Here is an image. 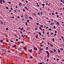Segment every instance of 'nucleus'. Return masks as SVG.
<instances>
[{"label":"nucleus","instance_id":"nucleus-1","mask_svg":"<svg viewBox=\"0 0 64 64\" xmlns=\"http://www.w3.org/2000/svg\"><path fill=\"white\" fill-rule=\"evenodd\" d=\"M46 53H47V58H48L49 57V54L50 53H49V52L48 51H46Z\"/></svg>","mask_w":64,"mask_h":64},{"label":"nucleus","instance_id":"nucleus-2","mask_svg":"<svg viewBox=\"0 0 64 64\" xmlns=\"http://www.w3.org/2000/svg\"><path fill=\"white\" fill-rule=\"evenodd\" d=\"M56 25L59 26L60 25V23H59V22H56Z\"/></svg>","mask_w":64,"mask_h":64},{"label":"nucleus","instance_id":"nucleus-3","mask_svg":"<svg viewBox=\"0 0 64 64\" xmlns=\"http://www.w3.org/2000/svg\"><path fill=\"white\" fill-rule=\"evenodd\" d=\"M54 53H56V54H57V52H56V50H55V49H54Z\"/></svg>","mask_w":64,"mask_h":64},{"label":"nucleus","instance_id":"nucleus-4","mask_svg":"<svg viewBox=\"0 0 64 64\" xmlns=\"http://www.w3.org/2000/svg\"><path fill=\"white\" fill-rule=\"evenodd\" d=\"M34 50H35L36 51H37V48H36L35 47H34Z\"/></svg>","mask_w":64,"mask_h":64},{"label":"nucleus","instance_id":"nucleus-5","mask_svg":"<svg viewBox=\"0 0 64 64\" xmlns=\"http://www.w3.org/2000/svg\"><path fill=\"white\" fill-rule=\"evenodd\" d=\"M58 52L59 53V54H60V50H59V49H58Z\"/></svg>","mask_w":64,"mask_h":64},{"label":"nucleus","instance_id":"nucleus-6","mask_svg":"<svg viewBox=\"0 0 64 64\" xmlns=\"http://www.w3.org/2000/svg\"><path fill=\"white\" fill-rule=\"evenodd\" d=\"M2 0H0V2L1 3V4H3V3H2Z\"/></svg>","mask_w":64,"mask_h":64},{"label":"nucleus","instance_id":"nucleus-7","mask_svg":"<svg viewBox=\"0 0 64 64\" xmlns=\"http://www.w3.org/2000/svg\"><path fill=\"white\" fill-rule=\"evenodd\" d=\"M50 45L51 47H53V44H50Z\"/></svg>","mask_w":64,"mask_h":64},{"label":"nucleus","instance_id":"nucleus-8","mask_svg":"<svg viewBox=\"0 0 64 64\" xmlns=\"http://www.w3.org/2000/svg\"><path fill=\"white\" fill-rule=\"evenodd\" d=\"M19 5H20V7H21V6H22V3H20L19 4Z\"/></svg>","mask_w":64,"mask_h":64},{"label":"nucleus","instance_id":"nucleus-9","mask_svg":"<svg viewBox=\"0 0 64 64\" xmlns=\"http://www.w3.org/2000/svg\"><path fill=\"white\" fill-rule=\"evenodd\" d=\"M25 16H26V17H28V16L27 15V14H25L24 15Z\"/></svg>","mask_w":64,"mask_h":64},{"label":"nucleus","instance_id":"nucleus-10","mask_svg":"<svg viewBox=\"0 0 64 64\" xmlns=\"http://www.w3.org/2000/svg\"><path fill=\"white\" fill-rule=\"evenodd\" d=\"M53 24H53V22H51L50 24V25H51V26H52Z\"/></svg>","mask_w":64,"mask_h":64},{"label":"nucleus","instance_id":"nucleus-11","mask_svg":"<svg viewBox=\"0 0 64 64\" xmlns=\"http://www.w3.org/2000/svg\"><path fill=\"white\" fill-rule=\"evenodd\" d=\"M10 18H13V19H14V18H15V17H14V16H13V17L11 16Z\"/></svg>","mask_w":64,"mask_h":64},{"label":"nucleus","instance_id":"nucleus-12","mask_svg":"<svg viewBox=\"0 0 64 64\" xmlns=\"http://www.w3.org/2000/svg\"><path fill=\"white\" fill-rule=\"evenodd\" d=\"M20 43H22V44H24V42H20Z\"/></svg>","mask_w":64,"mask_h":64},{"label":"nucleus","instance_id":"nucleus-13","mask_svg":"<svg viewBox=\"0 0 64 64\" xmlns=\"http://www.w3.org/2000/svg\"><path fill=\"white\" fill-rule=\"evenodd\" d=\"M36 39H37V38H38V34H37V35H36Z\"/></svg>","mask_w":64,"mask_h":64},{"label":"nucleus","instance_id":"nucleus-14","mask_svg":"<svg viewBox=\"0 0 64 64\" xmlns=\"http://www.w3.org/2000/svg\"><path fill=\"white\" fill-rule=\"evenodd\" d=\"M0 42L2 43L3 42V40L2 39H0Z\"/></svg>","mask_w":64,"mask_h":64},{"label":"nucleus","instance_id":"nucleus-15","mask_svg":"<svg viewBox=\"0 0 64 64\" xmlns=\"http://www.w3.org/2000/svg\"><path fill=\"white\" fill-rule=\"evenodd\" d=\"M39 29L40 30H42V28H41L40 27H39Z\"/></svg>","mask_w":64,"mask_h":64},{"label":"nucleus","instance_id":"nucleus-16","mask_svg":"<svg viewBox=\"0 0 64 64\" xmlns=\"http://www.w3.org/2000/svg\"><path fill=\"white\" fill-rule=\"evenodd\" d=\"M6 9L7 10H8L9 9V8H8V7L6 6Z\"/></svg>","mask_w":64,"mask_h":64},{"label":"nucleus","instance_id":"nucleus-17","mask_svg":"<svg viewBox=\"0 0 64 64\" xmlns=\"http://www.w3.org/2000/svg\"><path fill=\"white\" fill-rule=\"evenodd\" d=\"M22 37H23V38H24V37H25V35H24V36L23 35H22Z\"/></svg>","mask_w":64,"mask_h":64},{"label":"nucleus","instance_id":"nucleus-18","mask_svg":"<svg viewBox=\"0 0 64 64\" xmlns=\"http://www.w3.org/2000/svg\"><path fill=\"white\" fill-rule=\"evenodd\" d=\"M42 5L43 6V7H44V6H45V4H42Z\"/></svg>","mask_w":64,"mask_h":64},{"label":"nucleus","instance_id":"nucleus-19","mask_svg":"<svg viewBox=\"0 0 64 64\" xmlns=\"http://www.w3.org/2000/svg\"><path fill=\"white\" fill-rule=\"evenodd\" d=\"M24 8H26V9L27 10H28V8H27V7H26V6H25L24 7Z\"/></svg>","mask_w":64,"mask_h":64},{"label":"nucleus","instance_id":"nucleus-20","mask_svg":"<svg viewBox=\"0 0 64 64\" xmlns=\"http://www.w3.org/2000/svg\"><path fill=\"white\" fill-rule=\"evenodd\" d=\"M30 19H32V17H30V16H29L28 17Z\"/></svg>","mask_w":64,"mask_h":64},{"label":"nucleus","instance_id":"nucleus-21","mask_svg":"<svg viewBox=\"0 0 64 64\" xmlns=\"http://www.w3.org/2000/svg\"><path fill=\"white\" fill-rule=\"evenodd\" d=\"M48 31H52V29H51V28H50V29H48Z\"/></svg>","mask_w":64,"mask_h":64},{"label":"nucleus","instance_id":"nucleus-22","mask_svg":"<svg viewBox=\"0 0 64 64\" xmlns=\"http://www.w3.org/2000/svg\"><path fill=\"white\" fill-rule=\"evenodd\" d=\"M38 34H39V35H41V33L39 32L38 33Z\"/></svg>","mask_w":64,"mask_h":64},{"label":"nucleus","instance_id":"nucleus-23","mask_svg":"<svg viewBox=\"0 0 64 64\" xmlns=\"http://www.w3.org/2000/svg\"><path fill=\"white\" fill-rule=\"evenodd\" d=\"M53 34H54V32H52V33H51V34H50V35H53Z\"/></svg>","mask_w":64,"mask_h":64},{"label":"nucleus","instance_id":"nucleus-24","mask_svg":"<svg viewBox=\"0 0 64 64\" xmlns=\"http://www.w3.org/2000/svg\"><path fill=\"white\" fill-rule=\"evenodd\" d=\"M16 47V46L14 45L12 47V48H14L15 47Z\"/></svg>","mask_w":64,"mask_h":64},{"label":"nucleus","instance_id":"nucleus-25","mask_svg":"<svg viewBox=\"0 0 64 64\" xmlns=\"http://www.w3.org/2000/svg\"><path fill=\"white\" fill-rule=\"evenodd\" d=\"M40 12H39L38 13V15H39V16H40Z\"/></svg>","mask_w":64,"mask_h":64},{"label":"nucleus","instance_id":"nucleus-26","mask_svg":"<svg viewBox=\"0 0 64 64\" xmlns=\"http://www.w3.org/2000/svg\"><path fill=\"white\" fill-rule=\"evenodd\" d=\"M56 16L57 18H59V16L58 15H57Z\"/></svg>","mask_w":64,"mask_h":64},{"label":"nucleus","instance_id":"nucleus-27","mask_svg":"<svg viewBox=\"0 0 64 64\" xmlns=\"http://www.w3.org/2000/svg\"><path fill=\"white\" fill-rule=\"evenodd\" d=\"M1 24H3V22H2V21H1Z\"/></svg>","mask_w":64,"mask_h":64},{"label":"nucleus","instance_id":"nucleus-28","mask_svg":"<svg viewBox=\"0 0 64 64\" xmlns=\"http://www.w3.org/2000/svg\"><path fill=\"white\" fill-rule=\"evenodd\" d=\"M23 28H21L20 29L21 31H22V30H23Z\"/></svg>","mask_w":64,"mask_h":64},{"label":"nucleus","instance_id":"nucleus-29","mask_svg":"<svg viewBox=\"0 0 64 64\" xmlns=\"http://www.w3.org/2000/svg\"><path fill=\"white\" fill-rule=\"evenodd\" d=\"M26 3H28V1H27V0H26Z\"/></svg>","mask_w":64,"mask_h":64},{"label":"nucleus","instance_id":"nucleus-30","mask_svg":"<svg viewBox=\"0 0 64 64\" xmlns=\"http://www.w3.org/2000/svg\"><path fill=\"white\" fill-rule=\"evenodd\" d=\"M56 35H57V34H55L54 35V36H56Z\"/></svg>","mask_w":64,"mask_h":64},{"label":"nucleus","instance_id":"nucleus-31","mask_svg":"<svg viewBox=\"0 0 64 64\" xmlns=\"http://www.w3.org/2000/svg\"><path fill=\"white\" fill-rule=\"evenodd\" d=\"M40 26L42 28V27H43V25H40Z\"/></svg>","mask_w":64,"mask_h":64},{"label":"nucleus","instance_id":"nucleus-32","mask_svg":"<svg viewBox=\"0 0 64 64\" xmlns=\"http://www.w3.org/2000/svg\"><path fill=\"white\" fill-rule=\"evenodd\" d=\"M40 47H43V46H44L43 45H40Z\"/></svg>","mask_w":64,"mask_h":64},{"label":"nucleus","instance_id":"nucleus-33","mask_svg":"<svg viewBox=\"0 0 64 64\" xmlns=\"http://www.w3.org/2000/svg\"><path fill=\"white\" fill-rule=\"evenodd\" d=\"M49 60V59H48L47 60H46V61L47 62H48V61Z\"/></svg>","mask_w":64,"mask_h":64},{"label":"nucleus","instance_id":"nucleus-34","mask_svg":"<svg viewBox=\"0 0 64 64\" xmlns=\"http://www.w3.org/2000/svg\"><path fill=\"white\" fill-rule=\"evenodd\" d=\"M52 41H54V38H52Z\"/></svg>","mask_w":64,"mask_h":64},{"label":"nucleus","instance_id":"nucleus-35","mask_svg":"<svg viewBox=\"0 0 64 64\" xmlns=\"http://www.w3.org/2000/svg\"><path fill=\"white\" fill-rule=\"evenodd\" d=\"M25 10L24 8H23V12H25Z\"/></svg>","mask_w":64,"mask_h":64},{"label":"nucleus","instance_id":"nucleus-36","mask_svg":"<svg viewBox=\"0 0 64 64\" xmlns=\"http://www.w3.org/2000/svg\"><path fill=\"white\" fill-rule=\"evenodd\" d=\"M29 52L30 53H31L32 52V51L31 50H30Z\"/></svg>","mask_w":64,"mask_h":64},{"label":"nucleus","instance_id":"nucleus-37","mask_svg":"<svg viewBox=\"0 0 64 64\" xmlns=\"http://www.w3.org/2000/svg\"><path fill=\"white\" fill-rule=\"evenodd\" d=\"M30 58L31 59H32V58H33V57L32 56H30Z\"/></svg>","mask_w":64,"mask_h":64},{"label":"nucleus","instance_id":"nucleus-38","mask_svg":"<svg viewBox=\"0 0 64 64\" xmlns=\"http://www.w3.org/2000/svg\"><path fill=\"white\" fill-rule=\"evenodd\" d=\"M8 3H11V2H8Z\"/></svg>","mask_w":64,"mask_h":64},{"label":"nucleus","instance_id":"nucleus-39","mask_svg":"<svg viewBox=\"0 0 64 64\" xmlns=\"http://www.w3.org/2000/svg\"><path fill=\"white\" fill-rule=\"evenodd\" d=\"M26 26H27V22H26Z\"/></svg>","mask_w":64,"mask_h":64},{"label":"nucleus","instance_id":"nucleus-40","mask_svg":"<svg viewBox=\"0 0 64 64\" xmlns=\"http://www.w3.org/2000/svg\"><path fill=\"white\" fill-rule=\"evenodd\" d=\"M6 30H8V28H6Z\"/></svg>","mask_w":64,"mask_h":64},{"label":"nucleus","instance_id":"nucleus-41","mask_svg":"<svg viewBox=\"0 0 64 64\" xmlns=\"http://www.w3.org/2000/svg\"><path fill=\"white\" fill-rule=\"evenodd\" d=\"M37 28H35V30H37Z\"/></svg>","mask_w":64,"mask_h":64},{"label":"nucleus","instance_id":"nucleus-42","mask_svg":"<svg viewBox=\"0 0 64 64\" xmlns=\"http://www.w3.org/2000/svg\"><path fill=\"white\" fill-rule=\"evenodd\" d=\"M36 24H37V25H38H38H39V23H38L37 22V23H36Z\"/></svg>","mask_w":64,"mask_h":64},{"label":"nucleus","instance_id":"nucleus-43","mask_svg":"<svg viewBox=\"0 0 64 64\" xmlns=\"http://www.w3.org/2000/svg\"><path fill=\"white\" fill-rule=\"evenodd\" d=\"M50 52V53H53V51L52 50H51Z\"/></svg>","mask_w":64,"mask_h":64},{"label":"nucleus","instance_id":"nucleus-44","mask_svg":"<svg viewBox=\"0 0 64 64\" xmlns=\"http://www.w3.org/2000/svg\"><path fill=\"white\" fill-rule=\"evenodd\" d=\"M29 22V20H28L27 21V22H28V23Z\"/></svg>","mask_w":64,"mask_h":64},{"label":"nucleus","instance_id":"nucleus-45","mask_svg":"<svg viewBox=\"0 0 64 64\" xmlns=\"http://www.w3.org/2000/svg\"><path fill=\"white\" fill-rule=\"evenodd\" d=\"M40 14H42V15L43 14V12H41L40 13Z\"/></svg>","mask_w":64,"mask_h":64},{"label":"nucleus","instance_id":"nucleus-46","mask_svg":"<svg viewBox=\"0 0 64 64\" xmlns=\"http://www.w3.org/2000/svg\"><path fill=\"white\" fill-rule=\"evenodd\" d=\"M20 32L21 33V34H22V32L21 31H20Z\"/></svg>","mask_w":64,"mask_h":64},{"label":"nucleus","instance_id":"nucleus-47","mask_svg":"<svg viewBox=\"0 0 64 64\" xmlns=\"http://www.w3.org/2000/svg\"><path fill=\"white\" fill-rule=\"evenodd\" d=\"M55 13L56 14H58V12H56Z\"/></svg>","mask_w":64,"mask_h":64},{"label":"nucleus","instance_id":"nucleus-48","mask_svg":"<svg viewBox=\"0 0 64 64\" xmlns=\"http://www.w3.org/2000/svg\"><path fill=\"white\" fill-rule=\"evenodd\" d=\"M48 47H46V50H48Z\"/></svg>","mask_w":64,"mask_h":64},{"label":"nucleus","instance_id":"nucleus-49","mask_svg":"<svg viewBox=\"0 0 64 64\" xmlns=\"http://www.w3.org/2000/svg\"><path fill=\"white\" fill-rule=\"evenodd\" d=\"M56 27V26H54L53 27L54 29H55V28Z\"/></svg>","mask_w":64,"mask_h":64},{"label":"nucleus","instance_id":"nucleus-50","mask_svg":"<svg viewBox=\"0 0 64 64\" xmlns=\"http://www.w3.org/2000/svg\"><path fill=\"white\" fill-rule=\"evenodd\" d=\"M16 41H18V39H16Z\"/></svg>","mask_w":64,"mask_h":64},{"label":"nucleus","instance_id":"nucleus-51","mask_svg":"<svg viewBox=\"0 0 64 64\" xmlns=\"http://www.w3.org/2000/svg\"><path fill=\"white\" fill-rule=\"evenodd\" d=\"M10 9L12 10H13V8H11Z\"/></svg>","mask_w":64,"mask_h":64},{"label":"nucleus","instance_id":"nucleus-52","mask_svg":"<svg viewBox=\"0 0 64 64\" xmlns=\"http://www.w3.org/2000/svg\"><path fill=\"white\" fill-rule=\"evenodd\" d=\"M23 48L24 49H26V48H25V47H24V48Z\"/></svg>","mask_w":64,"mask_h":64},{"label":"nucleus","instance_id":"nucleus-53","mask_svg":"<svg viewBox=\"0 0 64 64\" xmlns=\"http://www.w3.org/2000/svg\"><path fill=\"white\" fill-rule=\"evenodd\" d=\"M34 16H36V14L35 13L34 14Z\"/></svg>","mask_w":64,"mask_h":64},{"label":"nucleus","instance_id":"nucleus-54","mask_svg":"<svg viewBox=\"0 0 64 64\" xmlns=\"http://www.w3.org/2000/svg\"><path fill=\"white\" fill-rule=\"evenodd\" d=\"M48 28H49V27H48V26H47L46 28L48 29Z\"/></svg>","mask_w":64,"mask_h":64},{"label":"nucleus","instance_id":"nucleus-55","mask_svg":"<svg viewBox=\"0 0 64 64\" xmlns=\"http://www.w3.org/2000/svg\"><path fill=\"white\" fill-rule=\"evenodd\" d=\"M49 32H48L47 33H46L47 35L49 34Z\"/></svg>","mask_w":64,"mask_h":64},{"label":"nucleus","instance_id":"nucleus-56","mask_svg":"<svg viewBox=\"0 0 64 64\" xmlns=\"http://www.w3.org/2000/svg\"><path fill=\"white\" fill-rule=\"evenodd\" d=\"M56 60L57 61H59V60L57 58L56 59Z\"/></svg>","mask_w":64,"mask_h":64},{"label":"nucleus","instance_id":"nucleus-57","mask_svg":"<svg viewBox=\"0 0 64 64\" xmlns=\"http://www.w3.org/2000/svg\"><path fill=\"white\" fill-rule=\"evenodd\" d=\"M17 18H18V19H19V18H20V17L18 16L17 17Z\"/></svg>","mask_w":64,"mask_h":64},{"label":"nucleus","instance_id":"nucleus-58","mask_svg":"<svg viewBox=\"0 0 64 64\" xmlns=\"http://www.w3.org/2000/svg\"><path fill=\"white\" fill-rule=\"evenodd\" d=\"M55 33H57V31L56 30V31H55Z\"/></svg>","mask_w":64,"mask_h":64},{"label":"nucleus","instance_id":"nucleus-59","mask_svg":"<svg viewBox=\"0 0 64 64\" xmlns=\"http://www.w3.org/2000/svg\"><path fill=\"white\" fill-rule=\"evenodd\" d=\"M23 15H22L21 16V18H23Z\"/></svg>","mask_w":64,"mask_h":64},{"label":"nucleus","instance_id":"nucleus-60","mask_svg":"<svg viewBox=\"0 0 64 64\" xmlns=\"http://www.w3.org/2000/svg\"><path fill=\"white\" fill-rule=\"evenodd\" d=\"M61 38H62V39H63L64 38V37L63 36H62L61 37Z\"/></svg>","mask_w":64,"mask_h":64},{"label":"nucleus","instance_id":"nucleus-61","mask_svg":"<svg viewBox=\"0 0 64 64\" xmlns=\"http://www.w3.org/2000/svg\"><path fill=\"white\" fill-rule=\"evenodd\" d=\"M54 13H52V15H54Z\"/></svg>","mask_w":64,"mask_h":64},{"label":"nucleus","instance_id":"nucleus-62","mask_svg":"<svg viewBox=\"0 0 64 64\" xmlns=\"http://www.w3.org/2000/svg\"><path fill=\"white\" fill-rule=\"evenodd\" d=\"M62 2L63 4H64V0H63V1H62Z\"/></svg>","mask_w":64,"mask_h":64},{"label":"nucleus","instance_id":"nucleus-63","mask_svg":"<svg viewBox=\"0 0 64 64\" xmlns=\"http://www.w3.org/2000/svg\"><path fill=\"white\" fill-rule=\"evenodd\" d=\"M39 64H42V62H40Z\"/></svg>","mask_w":64,"mask_h":64},{"label":"nucleus","instance_id":"nucleus-64","mask_svg":"<svg viewBox=\"0 0 64 64\" xmlns=\"http://www.w3.org/2000/svg\"><path fill=\"white\" fill-rule=\"evenodd\" d=\"M42 39H43V40H45V38H42Z\"/></svg>","mask_w":64,"mask_h":64}]
</instances>
